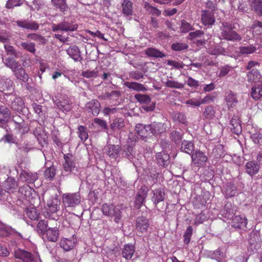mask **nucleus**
I'll use <instances>...</instances> for the list:
<instances>
[{
  "mask_svg": "<svg viewBox=\"0 0 262 262\" xmlns=\"http://www.w3.org/2000/svg\"><path fill=\"white\" fill-rule=\"evenodd\" d=\"M153 195L151 198V201L154 204L157 205L164 200L165 193L164 190L162 188H158L153 190Z\"/></svg>",
  "mask_w": 262,
  "mask_h": 262,
  "instance_id": "c756f323",
  "label": "nucleus"
},
{
  "mask_svg": "<svg viewBox=\"0 0 262 262\" xmlns=\"http://www.w3.org/2000/svg\"><path fill=\"white\" fill-rule=\"evenodd\" d=\"M135 98L138 102L143 104L142 108L145 112H152L155 109L156 102L151 101V99L148 95L137 94L135 95Z\"/></svg>",
  "mask_w": 262,
  "mask_h": 262,
  "instance_id": "20e7f679",
  "label": "nucleus"
},
{
  "mask_svg": "<svg viewBox=\"0 0 262 262\" xmlns=\"http://www.w3.org/2000/svg\"><path fill=\"white\" fill-rule=\"evenodd\" d=\"M252 9L259 15H262V1L253 0L251 3Z\"/></svg>",
  "mask_w": 262,
  "mask_h": 262,
  "instance_id": "3c124183",
  "label": "nucleus"
},
{
  "mask_svg": "<svg viewBox=\"0 0 262 262\" xmlns=\"http://www.w3.org/2000/svg\"><path fill=\"white\" fill-rule=\"evenodd\" d=\"M122 13L126 16L133 15V4L130 0H124L121 3Z\"/></svg>",
  "mask_w": 262,
  "mask_h": 262,
  "instance_id": "72a5a7b5",
  "label": "nucleus"
},
{
  "mask_svg": "<svg viewBox=\"0 0 262 262\" xmlns=\"http://www.w3.org/2000/svg\"><path fill=\"white\" fill-rule=\"evenodd\" d=\"M136 227L138 229H147L149 227V220L145 216H139L136 220Z\"/></svg>",
  "mask_w": 262,
  "mask_h": 262,
  "instance_id": "ea45409f",
  "label": "nucleus"
},
{
  "mask_svg": "<svg viewBox=\"0 0 262 262\" xmlns=\"http://www.w3.org/2000/svg\"><path fill=\"white\" fill-rule=\"evenodd\" d=\"M19 177L21 180L28 183H34L38 179L36 173H33L24 170L21 171Z\"/></svg>",
  "mask_w": 262,
  "mask_h": 262,
  "instance_id": "bb28decb",
  "label": "nucleus"
},
{
  "mask_svg": "<svg viewBox=\"0 0 262 262\" xmlns=\"http://www.w3.org/2000/svg\"><path fill=\"white\" fill-rule=\"evenodd\" d=\"M232 227L243 229L246 227L247 220L240 215L235 216L232 220Z\"/></svg>",
  "mask_w": 262,
  "mask_h": 262,
  "instance_id": "c85d7f7f",
  "label": "nucleus"
},
{
  "mask_svg": "<svg viewBox=\"0 0 262 262\" xmlns=\"http://www.w3.org/2000/svg\"><path fill=\"white\" fill-rule=\"evenodd\" d=\"M14 256L17 259L15 262H30L34 260L31 253L20 249L15 250Z\"/></svg>",
  "mask_w": 262,
  "mask_h": 262,
  "instance_id": "9b49d317",
  "label": "nucleus"
},
{
  "mask_svg": "<svg viewBox=\"0 0 262 262\" xmlns=\"http://www.w3.org/2000/svg\"><path fill=\"white\" fill-rule=\"evenodd\" d=\"M145 53L148 57L154 58H163L166 55L155 48L149 47L145 50Z\"/></svg>",
  "mask_w": 262,
  "mask_h": 262,
  "instance_id": "58836bf2",
  "label": "nucleus"
},
{
  "mask_svg": "<svg viewBox=\"0 0 262 262\" xmlns=\"http://www.w3.org/2000/svg\"><path fill=\"white\" fill-rule=\"evenodd\" d=\"M67 0H51L52 5L62 14H66L69 7L67 4Z\"/></svg>",
  "mask_w": 262,
  "mask_h": 262,
  "instance_id": "5701e85b",
  "label": "nucleus"
},
{
  "mask_svg": "<svg viewBox=\"0 0 262 262\" xmlns=\"http://www.w3.org/2000/svg\"><path fill=\"white\" fill-rule=\"evenodd\" d=\"M20 46L25 50L35 54L36 53L35 44L33 42L22 41L20 43Z\"/></svg>",
  "mask_w": 262,
  "mask_h": 262,
  "instance_id": "49530a36",
  "label": "nucleus"
},
{
  "mask_svg": "<svg viewBox=\"0 0 262 262\" xmlns=\"http://www.w3.org/2000/svg\"><path fill=\"white\" fill-rule=\"evenodd\" d=\"M144 8L149 13L152 15H155L157 16H159L161 14V10H159L157 8L151 6L148 3L146 2L144 5Z\"/></svg>",
  "mask_w": 262,
  "mask_h": 262,
  "instance_id": "864d4df0",
  "label": "nucleus"
},
{
  "mask_svg": "<svg viewBox=\"0 0 262 262\" xmlns=\"http://www.w3.org/2000/svg\"><path fill=\"white\" fill-rule=\"evenodd\" d=\"M150 126L149 128L151 129V134L155 136L160 135L169 129L166 123L154 122L151 123Z\"/></svg>",
  "mask_w": 262,
  "mask_h": 262,
  "instance_id": "ddd939ff",
  "label": "nucleus"
},
{
  "mask_svg": "<svg viewBox=\"0 0 262 262\" xmlns=\"http://www.w3.org/2000/svg\"><path fill=\"white\" fill-rule=\"evenodd\" d=\"M11 112L8 108L5 106H0V123H6L10 119Z\"/></svg>",
  "mask_w": 262,
  "mask_h": 262,
  "instance_id": "79ce46f5",
  "label": "nucleus"
},
{
  "mask_svg": "<svg viewBox=\"0 0 262 262\" xmlns=\"http://www.w3.org/2000/svg\"><path fill=\"white\" fill-rule=\"evenodd\" d=\"M192 163L195 166L201 167L206 165L208 158L204 152L200 150H195L191 155Z\"/></svg>",
  "mask_w": 262,
  "mask_h": 262,
  "instance_id": "0eeeda50",
  "label": "nucleus"
},
{
  "mask_svg": "<svg viewBox=\"0 0 262 262\" xmlns=\"http://www.w3.org/2000/svg\"><path fill=\"white\" fill-rule=\"evenodd\" d=\"M124 85L127 88L137 92L147 91V88L142 84L136 82L126 81L124 83Z\"/></svg>",
  "mask_w": 262,
  "mask_h": 262,
  "instance_id": "4c0bfd02",
  "label": "nucleus"
},
{
  "mask_svg": "<svg viewBox=\"0 0 262 262\" xmlns=\"http://www.w3.org/2000/svg\"><path fill=\"white\" fill-rule=\"evenodd\" d=\"M135 251V247L132 244H125L122 250L121 254L126 259H130Z\"/></svg>",
  "mask_w": 262,
  "mask_h": 262,
  "instance_id": "7c9ffc66",
  "label": "nucleus"
},
{
  "mask_svg": "<svg viewBox=\"0 0 262 262\" xmlns=\"http://www.w3.org/2000/svg\"><path fill=\"white\" fill-rule=\"evenodd\" d=\"M235 4L237 9L242 12H247L250 6L249 0H236Z\"/></svg>",
  "mask_w": 262,
  "mask_h": 262,
  "instance_id": "c03bdc74",
  "label": "nucleus"
},
{
  "mask_svg": "<svg viewBox=\"0 0 262 262\" xmlns=\"http://www.w3.org/2000/svg\"><path fill=\"white\" fill-rule=\"evenodd\" d=\"M188 45L185 43L175 42L171 45V48L174 51H181L187 49Z\"/></svg>",
  "mask_w": 262,
  "mask_h": 262,
  "instance_id": "4d7b16f0",
  "label": "nucleus"
},
{
  "mask_svg": "<svg viewBox=\"0 0 262 262\" xmlns=\"http://www.w3.org/2000/svg\"><path fill=\"white\" fill-rule=\"evenodd\" d=\"M53 101L57 107L63 113H66L72 109V102L68 97L63 98L61 99H53Z\"/></svg>",
  "mask_w": 262,
  "mask_h": 262,
  "instance_id": "9d476101",
  "label": "nucleus"
},
{
  "mask_svg": "<svg viewBox=\"0 0 262 262\" xmlns=\"http://www.w3.org/2000/svg\"><path fill=\"white\" fill-rule=\"evenodd\" d=\"M56 173V169L53 166H50V167L47 168L44 172L45 177L46 179H49L50 180L53 179L55 177Z\"/></svg>",
  "mask_w": 262,
  "mask_h": 262,
  "instance_id": "e2e57ef3",
  "label": "nucleus"
},
{
  "mask_svg": "<svg viewBox=\"0 0 262 262\" xmlns=\"http://www.w3.org/2000/svg\"><path fill=\"white\" fill-rule=\"evenodd\" d=\"M64 162L63 163L64 170L70 174L76 175L79 171V168L76 166L75 158L72 154L64 155Z\"/></svg>",
  "mask_w": 262,
  "mask_h": 262,
  "instance_id": "39448f33",
  "label": "nucleus"
},
{
  "mask_svg": "<svg viewBox=\"0 0 262 262\" xmlns=\"http://www.w3.org/2000/svg\"><path fill=\"white\" fill-rule=\"evenodd\" d=\"M236 207L233 205L231 202H227L223 209L220 211L221 215L226 219H231L233 215L235 213Z\"/></svg>",
  "mask_w": 262,
  "mask_h": 262,
  "instance_id": "dca6fc26",
  "label": "nucleus"
},
{
  "mask_svg": "<svg viewBox=\"0 0 262 262\" xmlns=\"http://www.w3.org/2000/svg\"><path fill=\"white\" fill-rule=\"evenodd\" d=\"M5 192L9 194L14 193L17 187V182L12 178H8L3 184Z\"/></svg>",
  "mask_w": 262,
  "mask_h": 262,
  "instance_id": "f3484780",
  "label": "nucleus"
},
{
  "mask_svg": "<svg viewBox=\"0 0 262 262\" xmlns=\"http://www.w3.org/2000/svg\"><path fill=\"white\" fill-rule=\"evenodd\" d=\"M121 147L119 145L109 144L106 148V153L111 159H116L119 156Z\"/></svg>",
  "mask_w": 262,
  "mask_h": 262,
  "instance_id": "412c9836",
  "label": "nucleus"
},
{
  "mask_svg": "<svg viewBox=\"0 0 262 262\" xmlns=\"http://www.w3.org/2000/svg\"><path fill=\"white\" fill-rule=\"evenodd\" d=\"M65 207H74L80 204L81 197L79 193H64L62 195Z\"/></svg>",
  "mask_w": 262,
  "mask_h": 262,
  "instance_id": "423d86ee",
  "label": "nucleus"
},
{
  "mask_svg": "<svg viewBox=\"0 0 262 262\" xmlns=\"http://www.w3.org/2000/svg\"><path fill=\"white\" fill-rule=\"evenodd\" d=\"M259 169V165L255 161H249L245 165L246 172L252 176L256 174Z\"/></svg>",
  "mask_w": 262,
  "mask_h": 262,
  "instance_id": "473e14b6",
  "label": "nucleus"
},
{
  "mask_svg": "<svg viewBox=\"0 0 262 262\" xmlns=\"http://www.w3.org/2000/svg\"><path fill=\"white\" fill-rule=\"evenodd\" d=\"M215 111L212 106L209 105L205 108L204 116L206 119H212L214 116Z\"/></svg>",
  "mask_w": 262,
  "mask_h": 262,
  "instance_id": "0e129e2a",
  "label": "nucleus"
},
{
  "mask_svg": "<svg viewBox=\"0 0 262 262\" xmlns=\"http://www.w3.org/2000/svg\"><path fill=\"white\" fill-rule=\"evenodd\" d=\"M239 52L243 55L250 54L254 53L256 50V48L253 45H250L248 46H241L239 47Z\"/></svg>",
  "mask_w": 262,
  "mask_h": 262,
  "instance_id": "8fccbe9b",
  "label": "nucleus"
},
{
  "mask_svg": "<svg viewBox=\"0 0 262 262\" xmlns=\"http://www.w3.org/2000/svg\"><path fill=\"white\" fill-rule=\"evenodd\" d=\"M247 81L250 83H254V84L258 82H262L260 81L261 76L260 72L257 70L253 69L247 74Z\"/></svg>",
  "mask_w": 262,
  "mask_h": 262,
  "instance_id": "393cba45",
  "label": "nucleus"
},
{
  "mask_svg": "<svg viewBox=\"0 0 262 262\" xmlns=\"http://www.w3.org/2000/svg\"><path fill=\"white\" fill-rule=\"evenodd\" d=\"M13 73L17 79L21 80L24 82H28L29 79L28 74L26 72L21 64H20Z\"/></svg>",
  "mask_w": 262,
  "mask_h": 262,
  "instance_id": "cd10ccee",
  "label": "nucleus"
},
{
  "mask_svg": "<svg viewBox=\"0 0 262 262\" xmlns=\"http://www.w3.org/2000/svg\"><path fill=\"white\" fill-rule=\"evenodd\" d=\"M26 213L27 216L31 220H36L39 217V213L37 212V210L35 208H31L30 209H28L26 211Z\"/></svg>",
  "mask_w": 262,
  "mask_h": 262,
  "instance_id": "69168bd1",
  "label": "nucleus"
},
{
  "mask_svg": "<svg viewBox=\"0 0 262 262\" xmlns=\"http://www.w3.org/2000/svg\"><path fill=\"white\" fill-rule=\"evenodd\" d=\"M165 85L169 88L179 89H183L184 86V84L171 80H167L165 82Z\"/></svg>",
  "mask_w": 262,
  "mask_h": 262,
  "instance_id": "052dcab7",
  "label": "nucleus"
},
{
  "mask_svg": "<svg viewBox=\"0 0 262 262\" xmlns=\"http://www.w3.org/2000/svg\"><path fill=\"white\" fill-rule=\"evenodd\" d=\"M67 53L75 61H80L82 59L81 52L75 45L70 46L67 50Z\"/></svg>",
  "mask_w": 262,
  "mask_h": 262,
  "instance_id": "b1692460",
  "label": "nucleus"
},
{
  "mask_svg": "<svg viewBox=\"0 0 262 262\" xmlns=\"http://www.w3.org/2000/svg\"><path fill=\"white\" fill-rule=\"evenodd\" d=\"M100 104L96 99L92 100L87 103L85 108L88 112L91 113L93 116H97L100 112Z\"/></svg>",
  "mask_w": 262,
  "mask_h": 262,
  "instance_id": "4be33fe9",
  "label": "nucleus"
},
{
  "mask_svg": "<svg viewBox=\"0 0 262 262\" xmlns=\"http://www.w3.org/2000/svg\"><path fill=\"white\" fill-rule=\"evenodd\" d=\"M124 121L123 119L121 118H116L114 119L111 124V127L114 130L120 129L124 127Z\"/></svg>",
  "mask_w": 262,
  "mask_h": 262,
  "instance_id": "de8ad7c7",
  "label": "nucleus"
},
{
  "mask_svg": "<svg viewBox=\"0 0 262 262\" xmlns=\"http://www.w3.org/2000/svg\"><path fill=\"white\" fill-rule=\"evenodd\" d=\"M172 119L174 121L186 124L187 123V118L185 114L180 112H177L172 115Z\"/></svg>",
  "mask_w": 262,
  "mask_h": 262,
  "instance_id": "603ef678",
  "label": "nucleus"
},
{
  "mask_svg": "<svg viewBox=\"0 0 262 262\" xmlns=\"http://www.w3.org/2000/svg\"><path fill=\"white\" fill-rule=\"evenodd\" d=\"M59 209V202L58 200L50 201L48 202L47 207L42 209V213L46 217L57 220V212Z\"/></svg>",
  "mask_w": 262,
  "mask_h": 262,
  "instance_id": "7ed1b4c3",
  "label": "nucleus"
},
{
  "mask_svg": "<svg viewBox=\"0 0 262 262\" xmlns=\"http://www.w3.org/2000/svg\"><path fill=\"white\" fill-rule=\"evenodd\" d=\"M75 236V233H72L71 237H65L61 241L60 246L64 251H69L74 247L75 244L77 241Z\"/></svg>",
  "mask_w": 262,
  "mask_h": 262,
  "instance_id": "6ab92c4d",
  "label": "nucleus"
},
{
  "mask_svg": "<svg viewBox=\"0 0 262 262\" xmlns=\"http://www.w3.org/2000/svg\"><path fill=\"white\" fill-rule=\"evenodd\" d=\"M15 97L10 103L11 108L18 112H21L25 107V104L23 99L18 96L13 95Z\"/></svg>",
  "mask_w": 262,
  "mask_h": 262,
  "instance_id": "aec40b11",
  "label": "nucleus"
},
{
  "mask_svg": "<svg viewBox=\"0 0 262 262\" xmlns=\"http://www.w3.org/2000/svg\"><path fill=\"white\" fill-rule=\"evenodd\" d=\"M239 118L237 115H233L230 120L229 127L231 132L239 136L242 132V127Z\"/></svg>",
  "mask_w": 262,
  "mask_h": 262,
  "instance_id": "4468645a",
  "label": "nucleus"
},
{
  "mask_svg": "<svg viewBox=\"0 0 262 262\" xmlns=\"http://www.w3.org/2000/svg\"><path fill=\"white\" fill-rule=\"evenodd\" d=\"M225 100L228 108L233 107L238 101L236 95L231 91L226 93Z\"/></svg>",
  "mask_w": 262,
  "mask_h": 262,
  "instance_id": "a19ab883",
  "label": "nucleus"
},
{
  "mask_svg": "<svg viewBox=\"0 0 262 262\" xmlns=\"http://www.w3.org/2000/svg\"><path fill=\"white\" fill-rule=\"evenodd\" d=\"M156 159L159 165L165 167L169 163L170 157L164 150H162L157 154Z\"/></svg>",
  "mask_w": 262,
  "mask_h": 262,
  "instance_id": "2f4dec72",
  "label": "nucleus"
},
{
  "mask_svg": "<svg viewBox=\"0 0 262 262\" xmlns=\"http://www.w3.org/2000/svg\"><path fill=\"white\" fill-rule=\"evenodd\" d=\"M27 38H30L33 40L38 41L40 43L44 45L46 43V39L40 34L37 33L28 34L27 35Z\"/></svg>",
  "mask_w": 262,
  "mask_h": 262,
  "instance_id": "6e6d98bb",
  "label": "nucleus"
},
{
  "mask_svg": "<svg viewBox=\"0 0 262 262\" xmlns=\"http://www.w3.org/2000/svg\"><path fill=\"white\" fill-rule=\"evenodd\" d=\"M98 71L97 68H96L92 71L88 70L84 71H82L81 75L86 78H96L98 76Z\"/></svg>",
  "mask_w": 262,
  "mask_h": 262,
  "instance_id": "680f3d73",
  "label": "nucleus"
},
{
  "mask_svg": "<svg viewBox=\"0 0 262 262\" xmlns=\"http://www.w3.org/2000/svg\"><path fill=\"white\" fill-rule=\"evenodd\" d=\"M136 151L133 146L128 145L124 146L122 152V156L124 158L128 159L131 162L134 163L135 160Z\"/></svg>",
  "mask_w": 262,
  "mask_h": 262,
  "instance_id": "a878e982",
  "label": "nucleus"
},
{
  "mask_svg": "<svg viewBox=\"0 0 262 262\" xmlns=\"http://www.w3.org/2000/svg\"><path fill=\"white\" fill-rule=\"evenodd\" d=\"M78 25L73 20H69L68 17H64L62 21L51 26V30L53 32H73L77 30Z\"/></svg>",
  "mask_w": 262,
  "mask_h": 262,
  "instance_id": "f03ea898",
  "label": "nucleus"
},
{
  "mask_svg": "<svg viewBox=\"0 0 262 262\" xmlns=\"http://www.w3.org/2000/svg\"><path fill=\"white\" fill-rule=\"evenodd\" d=\"M14 90L13 81L10 78H2L0 80V91L5 95H13L12 92Z\"/></svg>",
  "mask_w": 262,
  "mask_h": 262,
  "instance_id": "1a4fd4ad",
  "label": "nucleus"
},
{
  "mask_svg": "<svg viewBox=\"0 0 262 262\" xmlns=\"http://www.w3.org/2000/svg\"><path fill=\"white\" fill-rule=\"evenodd\" d=\"M183 133L181 132L173 130L171 133V140L176 143L178 144L182 140L183 137Z\"/></svg>",
  "mask_w": 262,
  "mask_h": 262,
  "instance_id": "bf43d9fd",
  "label": "nucleus"
},
{
  "mask_svg": "<svg viewBox=\"0 0 262 262\" xmlns=\"http://www.w3.org/2000/svg\"><path fill=\"white\" fill-rule=\"evenodd\" d=\"M78 133L79 137L82 141H85L88 138V132L86 127L80 125L78 128Z\"/></svg>",
  "mask_w": 262,
  "mask_h": 262,
  "instance_id": "5fc2aeb1",
  "label": "nucleus"
},
{
  "mask_svg": "<svg viewBox=\"0 0 262 262\" xmlns=\"http://www.w3.org/2000/svg\"><path fill=\"white\" fill-rule=\"evenodd\" d=\"M251 96L254 100H258L262 97V82L254 84L251 88Z\"/></svg>",
  "mask_w": 262,
  "mask_h": 262,
  "instance_id": "e433bc0d",
  "label": "nucleus"
},
{
  "mask_svg": "<svg viewBox=\"0 0 262 262\" xmlns=\"http://www.w3.org/2000/svg\"><path fill=\"white\" fill-rule=\"evenodd\" d=\"M149 127H150V124H138L136 126V130L138 135L144 138L146 137L148 134H151V129L149 128Z\"/></svg>",
  "mask_w": 262,
  "mask_h": 262,
  "instance_id": "f704fd0d",
  "label": "nucleus"
},
{
  "mask_svg": "<svg viewBox=\"0 0 262 262\" xmlns=\"http://www.w3.org/2000/svg\"><path fill=\"white\" fill-rule=\"evenodd\" d=\"M234 27L230 22H223L222 23L221 29V39L232 41H239L242 39V37L235 31Z\"/></svg>",
  "mask_w": 262,
  "mask_h": 262,
  "instance_id": "f257e3e1",
  "label": "nucleus"
},
{
  "mask_svg": "<svg viewBox=\"0 0 262 262\" xmlns=\"http://www.w3.org/2000/svg\"><path fill=\"white\" fill-rule=\"evenodd\" d=\"M236 193V188L232 184L228 183L225 185L224 190V194L226 198H231L235 195Z\"/></svg>",
  "mask_w": 262,
  "mask_h": 262,
  "instance_id": "a18cd8bd",
  "label": "nucleus"
},
{
  "mask_svg": "<svg viewBox=\"0 0 262 262\" xmlns=\"http://www.w3.org/2000/svg\"><path fill=\"white\" fill-rule=\"evenodd\" d=\"M15 23L18 27L32 31L37 30L39 27V24L37 22L32 20H17Z\"/></svg>",
  "mask_w": 262,
  "mask_h": 262,
  "instance_id": "2eb2a0df",
  "label": "nucleus"
},
{
  "mask_svg": "<svg viewBox=\"0 0 262 262\" xmlns=\"http://www.w3.org/2000/svg\"><path fill=\"white\" fill-rule=\"evenodd\" d=\"M39 234L43 240H48L51 242H56L58 235V230H39Z\"/></svg>",
  "mask_w": 262,
  "mask_h": 262,
  "instance_id": "a211bd4d",
  "label": "nucleus"
},
{
  "mask_svg": "<svg viewBox=\"0 0 262 262\" xmlns=\"http://www.w3.org/2000/svg\"><path fill=\"white\" fill-rule=\"evenodd\" d=\"M214 12L208 10H202L201 21L203 25L211 28L215 22Z\"/></svg>",
  "mask_w": 262,
  "mask_h": 262,
  "instance_id": "6e6552de",
  "label": "nucleus"
},
{
  "mask_svg": "<svg viewBox=\"0 0 262 262\" xmlns=\"http://www.w3.org/2000/svg\"><path fill=\"white\" fill-rule=\"evenodd\" d=\"M3 61L7 68L12 70V72L20 64L18 61H16L11 57L3 58Z\"/></svg>",
  "mask_w": 262,
  "mask_h": 262,
  "instance_id": "37998d69",
  "label": "nucleus"
},
{
  "mask_svg": "<svg viewBox=\"0 0 262 262\" xmlns=\"http://www.w3.org/2000/svg\"><path fill=\"white\" fill-rule=\"evenodd\" d=\"M4 48L7 55L18 57V54L13 46L6 44L4 45Z\"/></svg>",
  "mask_w": 262,
  "mask_h": 262,
  "instance_id": "774afa93",
  "label": "nucleus"
},
{
  "mask_svg": "<svg viewBox=\"0 0 262 262\" xmlns=\"http://www.w3.org/2000/svg\"><path fill=\"white\" fill-rule=\"evenodd\" d=\"M251 138L254 143L262 146V134L259 132H255L251 134Z\"/></svg>",
  "mask_w": 262,
  "mask_h": 262,
  "instance_id": "13d9d810",
  "label": "nucleus"
},
{
  "mask_svg": "<svg viewBox=\"0 0 262 262\" xmlns=\"http://www.w3.org/2000/svg\"><path fill=\"white\" fill-rule=\"evenodd\" d=\"M194 148V145L192 142L185 140L182 142L180 148L181 151L191 155L193 152L195 151Z\"/></svg>",
  "mask_w": 262,
  "mask_h": 262,
  "instance_id": "c9c22d12",
  "label": "nucleus"
},
{
  "mask_svg": "<svg viewBox=\"0 0 262 262\" xmlns=\"http://www.w3.org/2000/svg\"><path fill=\"white\" fill-rule=\"evenodd\" d=\"M251 29L252 30V33L254 35L262 34V23L259 20H255Z\"/></svg>",
  "mask_w": 262,
  "mask_h": 262,
  "instance_id": "09e8293b",
  "label": "nucleus"
},
{
  "mask_svg": "<svg viewBox=\"0 0 262 262\" xmlns=\"http://www.w3.org/2000/svg\"><path fill=\"white\" fill-rule=\"evenodd\" d=\"M148 191V188L145 186H142L139 189L135 201V208L138 209L141 208L147 197Z\"/></svg>",
  "mask_w": 262,
  "mask_h": 262,
  "instance_id": "f8f14e48",
  "label": "nucleus"
},
{
  "mask_svg": "<svg viewBox=\"0 0 262 262\" xmlns=\"http://www.w3.org/2000/svg\"><path fill=\"white\" fill-rule=\"evenodd\" d=\"M12 121L16 124V127L20 128L24 126V121L18 115H13Z\"/></svg>",
  "mask_w": 262,
  "mask_h": 262,
  "instance_id": "338daca9",
  "label": "nucleus"
}]
</instances>
